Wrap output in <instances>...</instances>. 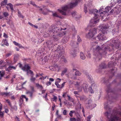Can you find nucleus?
Listing matches in <instances>:
<instances>
[{
	"instance_id": "nucleus-1",
	"label": "nucleus",
	"mask_w": 121,
	"mask_h": 121,
	"mask_svg": "<svg viewBox=\"0 0 121 121\" xmlns=\"http://www.w3.org/2000/svg\"><path fill=\"white\" fill-rule=\"evenodd\" d=\"M101 10L100 9L98 12V10L96 9L89 10V13L91 14H93L95 15L94 19H91L90 21V25L91 26H94L95 24L99 22L100 16V14L103 13L102 12H101Z\"/></svg>"
},
{
	"instance_id": "nucleus-2",
	"label": "nucleus",
	"mask_w": 121,
	"mask_h": 121,
	"mask_svg": "<svg viewBox=\"0 0 121 121\" xmlns=\"http://www.w3.org/2000/svg\"><path fill=\"white\" fill-rule=\"evenodd\" d=\"M56 46L54 45L53 46V48H55L54 50L55 51L59 53V55L55 54L53 56V61L55 62H56L59 60L60 56H63L61 58V60L62 61H63L65 63L67 62V61L66 59L64 57L63 55L64 53V52L63 50L62 51L60 50V47L57 45V44H56Z\"/></svg>"
},
{
	"instance_id": "nucleus-3",
	"label": "nucleus",
	"mask_w": 121,
	"mask_h": 121,
	"mask_svg": "<svg viewBox=\"0 0 121 121\" xmlns=\"http://www.w3.org/2000/svg\"><path fill=\"white\" fill-rule=\"evenodd\" d=\"M110 48L108 47H105L104 50H102L103 48L100 47L99 46L96 48L95 51L94 52V54L97 58H99L100 60L102 57V55L106 54V52L105 51L109 49Z\"/></svg>"
},
{
	"instance_id": "nucleus-4",
	"label": "nucleus",
	"mask_w": 121,
	"mask_h": 121,
	"mask_svg": "<svg viewBox=\"0 0 121 121\" xmlns=\"http://www.w3.org/2000/svg\"><path fill=\"white\" fill-rule=\"evenodd\" d=\"M76 1L75 3H71L70 4L68 5H66L62 7V9L63 10L60 9H58L59 11L63 15H66V14L65 11L67 10L69 8H71L75 6L78 4V1L80 0H76Z\"/></svg>"
},
{
	"instance_id": "nucleus-5",
	"label": "nucleus",
	"mask_w": 121,
	"mask_h": 121,
	"mask_svg": "<svg viewBox=\"0 0 121 121\" xmlns=\"http://www.w3.org/2000/svg\"><path fill=\"white\" fill-rule=\"evenodd\" d=\"M63 30L62 28L58 27L56 26H52L48 30V33L49 34H51V33L52 34L56 33H59L60 31Z\"/></svg>"
},
{
	"instance_id": "nucleus-6",
	"label": "nucleus",
	"mask_w": 121,
	"mask_h": 121,
	"mask_svg": "<svg viewBox=\"0 0 121 121\" xmlns=\"http://www.w3.org/2000/svg\"><path fill=\"white\" fill-rule=\"evenodd\" d=\"M105 115L107 117V118L111 121H118L120 120L119 117L116 115L112 116L111 115L110 116V114L108 112L105 113Z\"/></svg>"
},
{
	"instance_id": "nucleus-7",
	"label": "nucleus",
	"mask_w": 121,
	"mask_h": 121,
	"mask_svg": "<svg viewBox=\"0 0 121 121\" xmlns=\"http://www.w3.org/2000/svg\"><path fill=\"white\" fill-rule=\"evenodd\" d=\"M88 78L89 79V81L90 82L91 84V86L89 87L88 90L91 93H94V91L92 87L93 88L95 87V82L91 77L89 76Z\"/></svg>"
},
{
	"instance_id": "nucleus-8",
	"label": "nucleus",
	"mask_w": 121,
	"mask_h": 121,
	"mask_svg": "<svg viewBox=\"0 0 121 121\" xmlns=\"http://www.w3.org/2000/svg\"><path fill=\"white\" fill-rule=\"evenodd\" d=\"M96 32V29L95 28H94L90 30V32L86 35V36L89 38H91L92 39Z\"/></svg>"
},
{
	"instance_id": "nucleus-9",
	"label": "nucleus",
	"mask_w": 121,
	"mask_h": 121,
	"mask_svg": "<svg viewBox=\"0 0 121 121\" xmlns=\"http://www.w3.org/2000/svg\"><path fill=\"white\" fill-rule=\"evenodd\" d=\"M112 42H114V44H112L111 46L113 49V48L115 47L116 49H118L120 47H121V43L118 40H113Z\"/></svg>"
},
{
	"instance_id": "nucleus-10",
	"label": "nucleus",
	"mask_w": 121,
	"mask_h": 121,
	"mask_svg": "<svg viewBox=\"0 0 121 121\" xmlns=\"http://www.w3.org/2000/svg\"><path fill=\"white\" fill-rule=\"evenodd\" d=\"M104 34L100 33L97 36V38L99 40H104L107 39V38L104 35Z\"/></svg>"
},
{
	"instance_id": "nucleus-11",
	"label": "nucleus",
	"mask_w": 121,
	"mask_h": 121,
	"mask_svg": "<svg viewBox=\"0 0 121 121\" xmlns=\"http://www.w3.org/2000/svg\"><path fill=\"white\" fill-rule=\"evenodd\" d=\"M108 28V27L106 25H102L100 30L103 34H105L106 33Z\"/></svg>"
},
{
	"instance_id": "nucleus-12",
	"label": "nucleus",
	"mask_w": 121,
	"mask_h": 121,
	"mask_svg": "<svg viewBox=\"0 0 121 121\" xmlns=\"http://www.w3.org/2000/svg\"><path fill=\"white\" fill-rule=\"evenodd\" d=\"M82 87L83 88L85 92H87L88 91V85L86 84H83L82 85Z\"/></svg>"
},
{
	"instance_id": "nucleus-13",
	"label": "nucleus",
	"mask_w": 121,
	"mask_h": 121,
	"mask_svg": "<svg viewBox=\"0 0 121 121\" xmlns=\"http://www.w3.org/2000/svg\"><path fill=\"white\" fill-rule=\"evenodd\" d=\"M65 82H64L61 85H60L59 84L58 82H55V84L56 86L58 88H61L64 86Z\"/></svg>"
},
{
	"instance_id": "nucleus-14",
	"label": "nucleus",
	"mask_w": 121,
	"mask_h": 121,
	"mask_svg": "<svg viewBox=\"0 0 121 121\" xmlns=\"http://www.w3.org/2000/svg\"><path fill=\"white\" fill-rule=\"evenodd\" d=\"M30 68V67L29 65H28L26 64L22 68V69L24 71L27 72Z\"/></svg>"
},
{
	"instance_id": "nucleus-15",
	"label": "nucleus",
	"mask_w": 121,
	"mask_h": 121,
	"mask_svg": "<svg viewBox=\"0 0 121 121\" xmlns=\"http://www.w3.org/2000/svg\"><path fill=\"white\" fill-rule=\"evenodd\" d=\"M54 66H49L48 68L51 71H55L56 69V68L58 69L59 67L56 64L55 65H54Z\"/></svg>"
},
{
	"instance_id": "nucleus-16",
	"label": "nucleus",
	"mask_w": 121,
	"mask_h": 121,
	"mask_svg": "<svg viewBox=\"0 0 121 121\" xmlns=\"http://www.w3.org/2000/svg\"><path fill=\"white\" fill-rule=\"evenodd\" d=\"M21 95L20 98V99L19 100V106L21 107L22 104L23 102V99Z\"/></svg>"
},
{
	"instance_id": "nucleus-17",
	"label": "nucleus",
	"mask_w": 121,
	"mask_h": 121,
	"mask_svg": "<svg viewBox=\"0 0 121 121\" xmlns=\"http://www.w3.org/2000/svg\"><path fill=\"white\" fill-rule=\"evenodd\" d=\"M80 56L82 60H84L85 58L86 57L85 54L82 52H81L80 53Z\"/></svg>"
},
{
	"instance_id": "nucleus-18",
	"label": "nucleus",
	"mask_w": 121,
	"mask_h": 121,
	"mask_svg": "<svg viewBox=\"0 0 121 121\" xmlns=\"http://www.w3.org/2000/svg\"><path fill=\"white\" fill-rule=\"evenodd\" d=\"M76 51L75 50H73L71 52V54L73 57H75L76 56Z\"/></svg>"
},
{
	"instance_id": "nucleus-19",
	"label": "nucleus",
	"mask_w": 121,
	"mask_h": 121,
	"mask_svg": "<svg viewBox=\"0 0 121 121\" xmlns=\"http://www.w3.org/2000/svg\"><path fill=\"white\" fill-rule=\"evenodd\" d=\"M73 70H76V71L75 72V76H80L81 75V73L78 70H77L75 69H73Z\"/></svg>"
},
{
	"instance_id": "nucleus-20",
	"label": "nucleus",
	"mask_w": 121,
	"mask_h": 121,
	"mask_svg": "<svg viewBox=\"0 0 121 121\" xmlns=\"http://www.w3.org/2000/svg\"><path fill=\"white\" fill-rule=\"evenodd\" d=\"M4 63L2 60H0V69H2L3 67H5V64H4Z\"/></svg>"
},
{
	"instance_id": "nucleus-21",
	"label": "nucleus",
	"mask_w": 121,
	"mask_h": 121,
	"mask_svg": "<svg viewBox=\"0 0 121 121\" xmlns=\"http://www.w3.org/2000/svg\"><path fill=\"white\" fill-rule=\"evenodd\" d=\"M57 34V36H59V37L60 38V37H62L63 36L65 35V33L63 31H60V32L58 33Z\"/></svg>"
},
{
	"instance_id": "nucleus-22",
	"label": "nucleus",
	"mask_w": 121,
	"mask_h": 121,
	"mask_svg": "<svg viewBox=\"0 0 121 121\" xmlns=\"http://www.w3.org/2000/svg\"><path fill=\"white\" fill-rule=\"evenodd\" d=\"M80 119L79 118L76 119L75 118H70L69 121H80Z\"/></svg>"
},
{
	"instance_id": "nucleus-23",
	"label": "nucleus",
	"mask_w": 121,
	"mask_h": 121,
	"mask_svg": "<svg viewBox=\"0 0 121 121\" xmlns=\"http://www.w3.org/2000/svg\"><path fill=\"white\" fill-rule=\"evenodd\" d=\"M92 103V101L91 99L88 100V104L89 106V107L91 109L93 108L94 107H92V104H91Z\"/></svg>"
},
{
	"instance_id": "nucleus-24",
	"label": "nucleus",
	"mask_w": 121,
	"mask_h": 121,
	"mask_svg": "<svg viewBox=\"0 0 121 121\" xmlns=\"http://www.w3.org/2000/svg\"><path fill=\"white\" fill-rule=\"evenodd\" d=\"M100 67L101 69H104L106 68V66L104 63H103L100 65Z\"/></svg>"
},
{
	"instance_id": "nucleus-25",
	"label": "nucleus",
	"mask_w": 121,
	"mask_h": 121,
	"mask_svg": "<svg viewBox=\"0 0 121 121\" xmlns=\"http://www.w3.org/2000/svg\"><path fill=\"white\" fill-rule=\"evenodd\" d=\"M1 95H5L6 96H9L11 95L12 94H10V92H9V93L3 92L1 93Z\"/></svg>"
},
{
	"instance_id": "nucleus-26",
	"label": "nucleus",
	"mask_w": 121,
	"mask_h": 121,
	"mask_svg": "<svg viewBox=\"0 0 121 121\" xmlns=\"http://www.w3.org/2000/svg\"><path fill=\"white\" fill-rule=\"evenodd\" d=\"M53 38H54L55 41H57L60 38L59 37V36H57V34L55 36L53 34Z\"/></svg>"
},
{
	"instance_id": "nucleus-27",
	"label": "nucleus",
	"mask_w": 121,
	"mask_h": 121,
	"mask_svg": "<svg viewBox=\"0 0 121 121\" xmlns=\"http://www.w3.org/2000/svg\"><path fill=\"white\" fill-rule=\"evenodd\" d=\"M16 68L12 66H9L8 68L6 69V70L8 71H9L10 70H11V69H15Z\"/></svg>"
},
{
	"instance_id": "nucleus-28",
	"label": "nucleus",
	"mask_w": 121,
	"mask_h": 121,
	"mask_svg": "<svg viewBox=\"0 0 121 121\" xmlns=\"http://www.w3.org/2000/svg\"><path fill=\"white\" fill-rule=\"evenodd\" d=\"M2 42L4 44L8 46L9 45V44L7 42V41L6 39H3L2 40Z\"/></svg>"
},
{
	"instance_id": "nucleus-29",
	"label": "nucleus",
	"mask_w": 121,
	"mask_h": 121,
	"mask_svg": "<svg viewBox=\"0 0 121 121\" xmlns=\"http://www.w3.org/2000/svg\"><path fill=\"white\" fill-rule=\"evenodd\" d=\"M77 44H78L79 43L82 41L81 38L79 36H77Z\"/></svg>"
},
{
	"instance_id": "nucleus-30",
	"label": "nucleus",
	"mask_w": 121,
	"mask_h": 121,
	"mask_svg": "<svg viewBox=\"0 0 121 121\" xmlns=\"http://www.w3.org/2000/svg\"><path fill=\"white\" fill-rule=\"evenodd\" d=\"M26 72L27 75H29V74L31 75H33V72L30 70L29 69Z\"/></svg>"
},
{
	"instance_id": "nucleus-31",
	"label": "nucleus",
	"mask_w": 121,
	"mask_h": 121,
	"mask_svg": "<svg viewBox=\"0 0 121 121\" xmlns=\"http://www.w3.org/2000/svg\"><path fill=\"white\" fill-rule=\"evenodd\" d=\"M80 84V82H76L74 84V85L75 86L76 88L79 86Z\"/></svg>"
},
{
	"instance_id": "nucleus-32",
	"label": "nucleus",
	"mask_w": 121,
	"mask_h": 121,
	"mask_svg": "<svg viewBox=\"0 0 121 121\" xmlns=\"http://www.w3.org/2000/svg\"><path fill=\"white\" fill-rule=\"evenodd\" d=\"M67 96L68 97V99L70 101L72 102H73V98L70 97L69 95H67Z\"/></svg>"
},
{
	"instance_id": "nucleus-33",
	"label": "nucleus",
	"mask_w": 121,
	"mask_h": 121,
	"mask_svg": "<svg viewBox=\"0 0 121 121\" xmlns=\"http://www.w3.org/2000/svg\"><path fill=\"white\" fill-rule=\"evenodd\" d=\"M75 113V111L74 110H72L69 113V115L70 116V117H72L73 116V114L74 113Z\"/></svg>"
},
{
	"instance_id": "nucleus-34",
	"label": "nucleus",
	"mask_w": 121,
	"mask_h": 121,
	"mask_svg": "<svg viewBox=\"0 0 121 121\" xmlns=\"http://www.w3.org/2000/svg\"><path fill=\"white\" fill-rule=\"evenodd\" d=\"M6 101L10 107L11 108V109L12 110V106L10 101L9 100V99H7L6 100Z\"/></svg>"
},
{
	"instance_id": "nucleus-35",
	"label": "nucleus",
	"mask_w": 121,
	"mask_h": 121,
	"mask_svg": "<svg viewBox=\"0 0 121 121\" xmlns=\"http://www.w3.org/2000/svg\"><path fill=\"white\" fill-rule=\"evenodd\" d=\"M111 6H109L105 8L106 12H108L109 11V10H111Z\"/></svg>"
},
{
	"instance_id": "nucleus-36",
	"label": "nucleus",
	"mask_w": 121,
	"mask_h": 121,
	"mask_svg": "<svg viewBox=\"0 0 121 121\" xmlns=\"http://www.w3.org/2000/svg\"><path fill=\"white\" fill-rule=\"evenodd\" d=\"M117 69L115 68H114L113 69H112V70H111V73L112 74H113V75H114V73H115L116 72V71Z\"/></svg>"
},
{
	"instance_id": "nucleus-37",
	"label": "nucleus",
	"mask_w": 121,
	"mask_h": 121,
	"mask_svg": "<svg viewBox=\"0 0 121 121\" xmlns=\"http://www.w3.org/2000/svg\"><path fill=\"white\" fill-rule=\"evenodd\" d=\"M77 90L78 91V92H81L82 91V86H79L76 88Z\"/></svg>"
},
{
	"instance_id": "nucleus-38",
	"label": "nucleus",
	"mask_w": 121,
	"mask_h": 121,
	"mask_svg": "<svg viewBox=\"0 0 121 121\" xmlns=\"http://www.w3.org/2000/svg\"><path fill=\"white\" fill-rule=\"evenodd\" d=\"M67 68H65L64 70L62 71L61 74L62 75H65V73L67 71Z\"/></svg>"
},
{
	"instance_id": "nucleus-39",
	"label": "nucleus",
	"mask_w": 121,
	"mask_h": 121,
	"mask_svg": "<svg viewBox=\"0 0 121 121\" xmlns=\"http://www.w3.org/2000/svg\"><path fill=\"white\" fill-rule=\"evenodd\" d=\"M68 41V40L66 39V37H64L62 40V42L64 43H65L67 42Z\"/></svg>"
},
{
	"instance_id": "nucleus-40",
	"label": "nucleus",
	"mask_w": 121,
	"mask_h": 121,
	"mask_svg": "<svg viewBox=\"0 0 121 121\" xmlns=\"http://www.w3.org/2000/svg\"><path fill=\"white\" fill-rule=\"evenodd\" d=\"M80 100L82 101H85L86 100V98L85 96H83L80 97Z\"/></svg>"
},
{
	"instance_id": "nucleus-41",
	"label": "nucleus",
	"mask_w": 121,
	"mask_h": 121,
	"mask_svg": "<svg viewBox=\"0 0 121 121\" xmlns=\"http://www.w3.org/2000/svg\"><path fill=\"white\" fill-rule=\"evenodd\" d=\"M114 0L113 1L112 0L111 1V3L110 4L111 7H112L113 6H114L116 4V3H115L114 2Z\"/></svg>"
},
{
	"instance_id": "nucleus-42",
	"label": "nucleus",
	"mask_w": 121,
	"mask_h": 121,
	"mask_svg": "<svg viewBox=\"0 0 121 121\" xmlns=\"http://www.w3.org/2000/svg\"><path fill=\"white\" fill-rule=\"evenodd\" d=\"M114 0L113 1L112 0L111 1V3L110 4L111 7H112L113 6H114L116 4V3H115L114 2Z\"/></svg>"
},
{
	"instance_id": "nucleus-43",
	"label": "nucleus",
	"mask_w": 121,
	"mask_h": 121,
	"mask_svg": "<svg viewBox=\"0 0 121 121\" xmlns=\"http://www.w3.org/2000/svg\"><path fill=\"white\" fill-rule=\"evenodd\" d=\"M52 15L54 17H60L57 14L56 12L53 13Z\"/></svg>"
},
{
	"instance_id": "nucleus-44",
	"label": "nucleus",
	"mask_w": 121,
	"mask_h": 121,
	"mask_svg": "<svg viewBox=\"0 0 121 121\" xmlns=\"http://www.w3.org/2000/svg\"><path fill=\"white\" fill-rule=\"evenodd\" d=\"M121 12V10L120 9H117L116 10V13L117 14H119Z\"/></svg>"
},
{
	"instance_id": "nucleus-45",
	"label": "nucleus",
	"mask_w": 121,
	"mask_h": 121,
	"mask_svg": "<svg viewBox=\"0 0 121 121\" xmlns=\"http://www.w3.org/2000/svg\"><path fill=\"white\" fill-rule=\"evenodd\" d=\"M46 43L48 45H51L52 44V42L51 40L47 41L46 42Z\"/></svg>"
},
{
	"instance_id": "nucleus-46",
	"label": "nucleus",
	"mask_w": 121,
	"mask_h": 121,
	"mask_svg": "<svg viewBox=\"0 0 121 121\" xmlns=\"http://www.w3.org/2000/svg\"><path fill=\"white\" fill-rule=\"evenodd\" d=\"M7 5L9 6L10 7V9L12 10H13V5L9 3Z\"/></svg>"
},
{
	"instance_id": "nucleus-47",
	"label": "nucleus",
	"mask_w": 121,
	"mask_h": 121,
	"mask_svg": "<svg viewBox=\"0 0 121 121\" xmlns=\"http://www.w3.org/2000/svg\"><path fill=\"white\" fill-rule=\"evenodd\" d=\"M84 11L86 13L87 12V7L86 5L85 4L84 5Z\"/></svg>"
},
{
	"instance_id": "nucleus-48",
	"label": "nucleus",
	"mask_w": 121,
	"mask_h": 121,
	"mask_svg": "<svg viewBox=\"0 0 121 121\" xmlns=\"http://www.w3.org/2000/svg\"><path fill=\"white\" fill-rule=\"evenodd\" d=\"M3 14L5 17H6L9 15V14L7 12H5L3 13Z\"/></svg>"
},
{
	"instance_id": "nucleus-49",
	"label": "nucleus",
	"mask_w": 121,
	"mask_h": 121,
	"mask_svg": "<svg viewBox=\"0 0 121 121\" xmlns=\"http://www.w3.org/2000/svg\"><path fill=\"white\" fill-rule=\"evenodd\" d=\"M36 80V78H35L33 77L32 76L31 77L30 79L31 81L33 82H34Z\"/></svg>"
},
{
	"instance_id": "nucleus-50",
	"label": "nucleus",
	"mask_w": 121,
	"mask_h": 121,
	"mask_svg": "<svg viewBox=\"0 0 121 121\" xmlns=\"http://www.w3.org/2000/svg\"><path fill=\"white\" fill-rule=\"evenodd\" d=\"M92 116V115H89L87 117V121H90V119Z\"/></svg>"
},
{
	"instance_id": "nucleus-51",
	"label": "nucleus",
	"mask_w": 121,
	"mask_h": 121,
	"mask_svg": "<svg viewBox=\"0 0 121 121\" xmlns=\"http://www.w3.org/2000/svg\"><path fill=\"white\" fill-rule=\"evenodd\" d=\"M36 85L37 86V87L38 88H40L41 89H43V87L42 86L40 85L39 84L36 83Z\"/></svg>"
},
{
	"instance_id": "nucleus-52",
	"label": "nucleus",
	"mask_w": 121,
	"mask_h": 121,
	"mask_svg": "<svg viewBox=\"0 0 121 121\" xmlns=\"http://www.w3.org/2000/svg\"><path fill=\"white\" fill-rule=\"evenodd\" d=\"M22 97L23 98H24L26 99V101L27 102L28 100V99L27 98L25 95H22Z\"/></svg>"
},
{
	"instance_id": "nucleus-53",
	"label": "nucleus",
	"mask_w": 121,
	"mask_h": 121,
	"mask_svg": "<svg viewBox=\"0 0 121 121\" xmlns=\"http://www.w3.org/2000/svg\"><path fill=\"white\" fill-rule=\"evenodd\" d=\"M4 71L2 70L0 71V76H4Z\"/></svg>"
},
{
	"instance_id": "nucleus-54",
	"label": "nucleus",
	"mask_w": 121,
	"mask_h": 121,
	"mask_svg": "<svg viewBox=\"0 0 121 121\" xmlns=\"http://www.w3.org/2000/svg\"><path fill=\"white\" fill-rule=\"evenodd\" d=\"M57 99V97L54 96V97L52 98V100L53 101H56Z\"/></svg>"
},
{
	"instance_id": "nucleus-55",
	"label": "nucleus",
	"mask_w": 121,
	"mask_h": 121,
	"mask_svg": "<svg viewBox=\"0 0 121 121\" xmlns=\"http://www.w3.org/2000/svg\"><path fill=\"white\" fill-rule=\"evenodd\" d=\"M3 112H1V111H0V117H2L3 116Z\"/></svg>"
},
{
	"instance_id": "nucleus-56",
	"label": "nucleus",
	"mask_w": 121,
	"mask_h": 121,
	"mask_svg": "<svg viewBox=\"0 0 121 121\" xmlns=\"http://www.w3.org/2000/svg\"><path fill=\"white\" fill-rule=\"evenodd\" d=\"M18 14L19 16L22 18H24L23 16L19 12H18Z\"/></svg>"
},
{
	"instance_id": "nucleus-57",
	"label": "nucleus",
	"mask_w": 121,
	"mask_h": 121,
	"mask_svg": "<svg viewBox=\"0 0 121 121\" xmlns=\"http://www.w3.org/2000/svg\"><path fill=\"white\" fill-rule=\"evenodd\" d=\"M113 64V63L112 62H109L108 63V67H110L112 66V65Z\"/></svg>"
},
{
	"instance_id": "nucleus-58",
	"label": "nucleus",
	"mask_w": 121,
	"mask_h": 121,
	"mask_svg": "<svg viewBox=\"0 0 121 121\" xmlns=\"http://www.w3.org/2000/svg\"><path fill=\"white\" fill-rule=\"evenodd\" d=\"M63 114L65 115H67V111L66 110H64L63 112Z\"/></svg>"
},
{
	"instance_id": "nucleus-59",
	"label": "nucleus",
	"mask_w": 121,
	"mask_h": 121,
	"mask_svg": "<svg viewBox=\"0 0 121 121\" xmlns=\"http://www.w3.org/2000/svg\"><path fill=\"white\" fill-rule=\"evenodd\" d=\"M30 4H32L33 6H36V4H35V3L32 1H31L30 2Z\"/></svg>"
},
{
	"instance_id": "nucleus-60",
	"label": "nucleus",
	"mask_w": 121,
	"mask_h": 121,
	"mask_svg": "<svg viewBox=\"0 0 121 121\" xmlns=\"http://www.w3.org/2000/svg\"><path fill=\"white\" fill-rule=\"evenodd\" d=\"M51 83L50 82H48L46 83V85L48 86L51 84Z\"/></svg>"
},
{
	"instance_id": "nucleus-61",
	"label": "nucleus",
	"mask_w": 121,
	"mask_h": 121,
	"mask_svg": "<svg viewBox=\"0 0 121 121\" xmlns=\"http://www.w3.org/2000/svg\"><path fill=\"white\" fill-rule=\"evenodd\" d=\"M71 78L73 80H76L77 79L76 76H72Z\"/></svg>"
},
{
	"instance_id": "nucleus-62",
	"label": "nucleus",
	"mask_w": 121,
	"mask_h": 121,
	"mask_svg": "<svg viewBox=\"0 0 121 121\" xmlns=\"http://www.w3.org/2000/svg\"><path fill=\"white\" fill-rule=\"evenodd\" d=\"M13 43L14 44L17 46H18L19 44L15 41H13Z\"/></svg>"
},
{
	"instance_id": "nucleus-63",
	"label": "nucleus",
	"mask_w": 121,
	"mask_h": 121,
	"mask_svg": "<svg viewBox=\"0 0 121 121\" xmlns=\"http://www.w3.org/2000/svg\"><path fill=\"white\" fill-rule=\"evenodd\" d=\"M57 118H60V119H61L62 117L60 115H57Z\"/></svg>"
},
{
	"instance_id": "nucleus-64",
	"label": "nucleus",
	"mask_w": 121,
	"mask_h": 121,
	"mask_svg": "<svg viewBox=\"0 0 121 121\" xmlns=\"http://www.w3.org/2000/svg\"><path fill=\"white\" fill-rule=\"evenodd\" d=\"M3 36L4 37H5V38H8V35L4 33Z\"/></svg>"
}]
</instances>
